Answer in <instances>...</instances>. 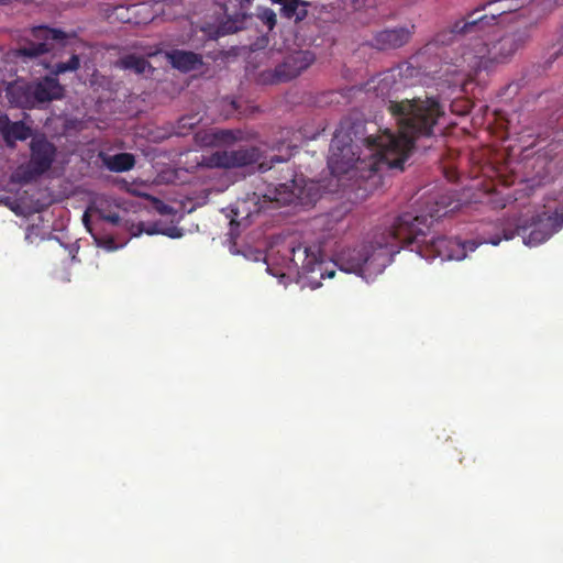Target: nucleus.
I'll return each mask as SVG.
<instances>
[{
	"instance_id": "nucleus-5",
	"label": "nucleus",
	"mask_w": 563,
	"mask_h": 563,
	"mask_svg": "<svg viewBox=\"0 0 563 563\" xmlns=\"http://www.w3.org/2000/svg\"><path fill=\"white\" fill-rule=\"evenodd\" d=\"M439 211L437 210V213H430L429 216L410 212L419 221L422 220L424 225L422 232L413 234L415 238L411 241H400L401 249L409 245L415 246L417 253L429 261L438 257L441 261H461L466 256L465 245L461 241L446 236H432L427 240V232L430 230L434 218L442 216L439 214Z\"/></svg>"
},
{
	"instance_id": "nucleus-18",
	"label": "nucleus",
	"mask_w": 563,
	"mask_h": 563,
	"mask_svg": "<svg viewBox=\"0 0 563 563\" xmlns=\"http://www.w3.org/2000/svg\"><path fill=\"white\" fill-rule=\"evenodd\" d=\"M0 132L10 147H13L16 141L27 140L32 134L31 128L23 121L11 122L8 117L0 118Z\"/></svg>"
},
{
	"instance_id": "nucleus-13",
	"label": "nucleus",
	"mask_w": 563,
	"mask_h": 563,
	"mask_svg": "<svg viewBox=\"0 0 563 563\" xmlns=\"http://www.w3.org/2000/svg\"><path fill=\"white\" fill-rule=\"evenodd\" d=\"M253 0H228L223 4L224 20L218 25L217 36L233 34L246 27Z\"/></svg>"
},
{
	"instance_id": "nucleus-33",
	"label": "nucleus",
	"mask_w": 563,
	"mask_h": 563,
	"mask_svg": "<svg viewBox=\"0 0 563 563\" xmlns=\"http://www.w3.org/2000/svg\"><path fill=\"white\" fill-rule=\"evenodd\" d=\"M84 221L87 224V214L86 213L84 214Z\"/></svg>"
},
{
	"instance_id": "nucleus-1",
	"label": "nucleus",
	"mask_w": 563,
	"mask_h": 563,
	"mask_svg": "<svg viewBox=\"0 0 563 563\" xmlns=\"http://www.w3.org/2000/svg\"><path fill=\"white\" fill-rule=\"evenodd\" d=\"M387 110L396 120L398 133L388 129L378 135L357 139L360 125L341 123L335 130L330 145L328 167L332 175L346 174L352 168L368 169L376 173L383 166L404 169L415 141L429 137L443 107L435 98L426 97L387 101Z\"/></svg>"
},
{
	"instance_id": "nucleus-26",
	"label": "nucleus",
	"mask_w": 563,
	"mask_h": 563,
	"mask_svg": "<svg viewBox=\"0 0 563 563\" xmlns=\"http://www.w3.org/2000/svg\"><path fill=\"white\" fill-rule=\"evenodd\" d=\"M533 8L544 11V14L551 12L554 8L563 5V0H537Z\"/></svg>"
},
{
	"instance_id": "nucleus-20",
	"label": "nucleus",
	"mask_w": 563,
	"mask_h": 563,
	"mask_svg": "<svg viewBox=\"0 0 563 563\" xmlns=\"http://www.w3.org/2000/svg\"><path fill=\"white\" fill-rule=\"evenodd\" d=\"M117 68L133 71L136 75H142L147 68H151L148 60L136 54H126L121 56L114 64Z\"/></svg>"
},
{
	"instance_id": "nucleus-31",
	"label": "nucleus",
	"mask_w": 563,
	"mask_h": 563,
	"mask_svg": "<svg viewBox=\"0 0 563 563\" xmlns=\"http://www.w3.org/2000/svg\"><path fill=\"white\" fill-rule=\"evenodd\" d=\"M272 1L282 5V3H284L286 0H272Z\"/></svg>"
},
{
	"instance_id": "nucleus-32",
	"label": "nucleus",
	"mask_w": 563,
	"mask_h": 563,
	"mask_svg": "<svg viewBox=\"0 0 563 563\" xmlns=\"http://www.w3.org/2000/svg\"><path fill=\"white\" fill-rule=\"evenodd\" d=\"M9 2H10V0H0L1 4H8Z\"/></svg>"
},
{
	"instance_id": "nucleus-25",
	"label": "nucleus",
	"mask_w": 563,
	"mask_h": 563,
	"mask_svg": "<svg viewBox=\"0 0 563 563\" xmlns=\"http://www.w3.org/2000/svg\"><path fill=\"white\" fill-rule=\"evenodd\" d=\"M201 121V117L196 113V114H187V115H183L181 118H179L178 120V129L179 130H184V129H188V130H191L194 129L199 122Z\"/></svg>"
},
{
	"instance_id": "nucleus-4",
	"label": "nucleus",
	"mask_w": 563,
	"mask_h": 563,
	"mask_svg": "<svg viewBox=\"0 0 563 563\" xmlns=\"http://www.w3.org/2000/svg\"><path fill=\"white\" fill-rule=\"evenodd\" d=\"M529 40L530 34L527 27L507 31L490 44L484 43L477 35L475 43L463 53L462 57L470 62L474 58L476 59L474 65L484 68L506 64L525 47Z\"/></svg>"
},
{
	"instance_id": "nucleus-17",
	"label": "nucleus",
	"mask_w": 563,
	"mask_h": 563,
	"mask_svg": "<svg viewBox=\"0 0 563 563\" xmlns=\"http://www.w3.org/2000/svg\"><path fill=\"white\" fill-rule=\"evenodd\" d=\"M165 56L173 68L181 73L199 69L203 65L202 56L191 51L176 48L166 52Z\"/></svg>"
},
{
	"instance_id": "nucleus-21",
	"label": "nucleus",
	"mask_w": 563,
	"mask_h": 563,
	"mask_svg": "<svg viewBox=\"0 0 563 563\" xmlns=\"http://www.w3.org/2000/svg\"><path fill=\"white\" fill-rule=\"evenodd\" d=\"M103 162L109 170L115 173L128 172L135 165V158L130 153H119L112 156H107Z\"/></svg>"
},
{
	"instance_id": "nucleus-3",
	"label": "nucleus",
	"mask_w": 563,
	"mask_h": 563,
	"mask_svg": "<svg viewBox=\"0 0 563 563\" xmlns=\"http://www.w3.org/2000/svg\"><path fill=\"white\" fill-rule=\"evenodd\" d=\"M262 174L268 173L265 178L267 189L263 195L257 192L247 194L244 198L238 199L232 208L231 231L235 228H247L255 216L265 210L269 203L287 206L302 199V186L297 179V174L288 163V158L278 155L258 164Z\"/></svg>"
},
{
	"instance_id": "nucleus-11",
	"label": "nucleus",
	"mask_w": 563,
	"mask_h": 563,
	"mask_svg": "<svg viewBox=\"0 0 563 563\" xmlns=\"http://www.w3.org/2000/svg\"><path fill=\"white\" fill-rule=\"evenodd\" d=\"M477 13L478 10H473L466 16L455 21L449 27L437 32L432 40L427 43L426 49L430 51L433 46L451 45L459 41L460 37H470L475 41L476 36L481 35L478 30L481 19L475 20V14Z\"/></svg>"
},
{
	"instance_id": "nucleus-19",
	"label": "nucleus",
	"mask_w": 563,
	"mask_h": 563,
	"mask_svg": "<svg viewBox=\"0 0 563 563\" xmlns=\"http://www.w3.org/2000/svg\"><path fill=\"white\" fill-rule=\"evenodd\" d=\"M309 5L310 3L303 0H286L282 3L280 15L299 23L306 19Z\"/></svg>"
},
{
	"instance_id": "nucleus-15",
	"label": "nucleus",
	"mask_w": 563,
	"mask_h": 563,
	"mask_svg": "<svg viewBox=\"0 0 563 563\" xmlns=\"http://www.w3.org/2000/svg\"><path fill=\"white\" fill-rule=\"evenodd\" d=\"M416 26H399L395 29H385L377 33L372 38L371 45L379 51L396 49L406 45L415 33Z\"/></svg>"
},
{
	"instance_id": "nucleus-23",
	"label": "nucleus",
	"mask_w": 563,
	"mask_h": 563,
	"mask_svg": "<svg viewBox=\"0 0 563 563\" xmlns=\"http://www.w3.org/2000/svg\"><path fill=\"white\" fill-rule=\"evenodd\" d=\"M80 67L79 56L74 54L67 62L57 63L54 66L53 74L60 75L67 71H75Z\"/></svg>"
},
{
	"instance_id": "nucleus-7",
	"label": "nucleus",
	"mask_w": 563,
	"mask_h": 563,
	"mask_svg": "<svg viewBox=\"0 0 563 563\" xmlns=\"http://www.w3.org/2000/svg\"><path fill=\"white\" fill-rule=\"evenodd\" d=\"M561 227L562 222L556 214L543 212L533 217L529 224L518 225L515 231L504 229L503 236L492 238L486 242L498 245L503 239L511 240L518 234L522 236L525 244L536 246L550 239Z\"/></svg>"
},
{
	"instance_id": "nucleus-9",
	"label": "nucleus",
	"mask_w": 563,
	"mask_h": 563,
	"mask_svg": "<svg viewBox=\"0 0 563 563\" xmlns=\"http://www.w3.org/2000/svg\"><path fill=\"white\" fill-rule=\"evenodd\" d=\"M316 60L311 51H296L287 55L273 70H264L258 76V81L264 85L287 82L298 77Z\"/></svg>"
},
{
	"instance_id": "nucleus-22",
	"label": "nucleus",
	"mask_w": 563,
	"mask_h": 563,
	"mask_svg": "<svg viewBox=\"0 0 563 563\" xmlns=\"http://www.w3.org/2000/svg\"><path fill=\"white\" fill-rule=\"evenodd\" d=\"M399 85L400 84L396 81L395 73L393 70H388L378 78L374 88L376 95L385 99L389 98L394 91H397L399 89Z\"/></svg>"
},
{
	"instance_id": "nucleus-27",
	"label": "nucleus",
	"mask_w": 563,
	"mask_h": 563,
	"mask_svg": "<svg viewBox=\"0 0 563 563\" xmlns=\"http://www.w3.org/2000/svg\"><path fill=\"white\" fill-rule=\"evenodd\" d=\"M217 137L224 143H233L238 140L235 133L230 130L221 131L217 134Z\"/></svg>"
},
{
	"instance_id": "nucleus-29",
	"label": "nucleus",
	"mask_w": 563,
	"mask_h": 563,
	"mask_svg": "<svg viewBox=\"0 0 563 563\" xmlns=\"http://www.w3.org/2000/svg\"><path fill=\"white\" fill-rule=\"evenodd\" d=\"M164 234H165V235H167V236H169V238H173V239H178V238H181V236H183L181 229L176 228V227H173V228L167 229V230L164 232Z\"/></svg>"
},
{
	"instance_id": "nucleus-16",
	"label": "nucleus",
	"mask_w": 563,
	"mask_h": 563,
	"mask_svg": "<svg viewBox=\"0 0 563 563\" xmlns=\"http://www.w3.org/2000/svg\"><path fill=\"white\" fill-rule=\"evenodd\" d=\"M495 8L489 12V14H483L477 15L475 14V20L481 19V24L478 25V30L482 33L486 32L488 27L497 23L498 18L507 14L516 12L520 5L517 0H494L488 1L481 7L476 8L475 10L482 11L485 10L486 7H493Z\"/></svg>"
},
{
	"instance_id": "nucleus-30",
	"label": "nucleus",
	"mask_w": 563,
	"mask_h": 563,
	"mask_svg": "<svg viewBox=\"0 0 563 563\" xmlns=\"http://www.w3.org/2000/svg\"><path fill=\"white\" fill-rule=\"evenodd\" d=\"M345 5H350L353 9H358L362 5V0H342Z\"/></svg>"
},
{
	"instance_id": "nucleus-34",
	"label": "nucleus",
	"mask_w": 563,
	"mask_h": 563,
	"mask_svg": "<svg viewBox=\"0 0 563 563\" xmlns=\"http://www.w3.org/2000/svg\"><path fill=\"white\" fill-rule=\"evenodd\" d=\"M232 107H233L234 109H236V103H235V101H232Z\"/></svg>"
},
{
	"instance_id": "nucleus-14",
	"label": "nucleus",
	"mask_w": 563,
	"mask_h": 563,
	"mask_svg": "<svg viewBox=\"0 0 563 563\" xmlns=\"http://www.w3.org/2000/svg\"><path fill=\"white\" fill-rule=\"evenodd\" d=\"M34 36L36 38H42L43 42L40 43H29L18 49V54L24 57H38L43 54L49 53L52 51V46L48 41H55L62 43L66 40L67 35L62 30L52 29L47 26H38L33 31Z\"/></svg>"
},
{
	"instance_id": "nucleus-12",
	"label": "nucleus",
	"mask_w": 563,
	"mask_h": 563,
	"mask_svg": "<svg viewBox=\"0 0 563 563\" xmlns=\"http://www.w3.org/2000/svg\"><path fill=\"white\" fill-rule=\"evenodd\" d=\"M262 156L256 146H241L234 150L217 151L208 158V165L216 168H241L255 164Z\"/></svg>"
},
{
	"instance_id": "nucleus-6",
	"label": "nucleus",
	"mask_w": 563,
	"mask_h": 563,
	"mask_svg": "<svg viewBox=\"0 0 563 563\" xmlns=\"http://www.w3.org/2000/svg\"><path fill=\"white\" fill-rule=\"evenodd\" d=\"M64 91V87L56 78L45 76L36 82L11 85L7 90V95L10 102L14 103L16 107L31 109L37 103L62 99Z\"/></svg>"
},
{
	"instance_id": "nucleus-28",
	"label": "nucleus",
	"mask_w": 563,
	"mask_h": 563,
	"mask_svg": "<svg viewBox=\"0 0 563 563\" xmlns=\"http://www.w3.org/2000/svg\"><path fill=\"white\" fill-rule=\"evenodd\" d=\"M101 218L114 225H119L121 222V217L117 212H110V213H102Z\"/></svg>"
},
{
	"instance_id": "nucleus-8",
	"label": "nucleus",
	"mask_w": 563,
	"mask_h": 563,
	"mask_svg": "<svg viewBox=\"0 0 563 563\" xmlns=\"http://www.w3.org/2000/svg\"><path fill=\"white\" fill-rule=\"evenodd\" d=\"M286 267L289 272H296L299 277H308L310 274H318L320 278L327 275L329 278L334 276V272H328L321 260L320 247L317 245L308 246L298 244L286 249Z\"/></svg>"
},
{
	"instance_id": "nucleus-2",
	"label": "nucleus",
	"mask_w": 563,
	"mask_h": 563,
	"mask_svg": "<svg viewBox=\"0 0 563 563\" xmlns=\"http://www.w3.org/2000/svg\"><path fill=\"white\" fill-rule=\"evenodd\" d=\"M410 212L396 217L389 224L375 229L371 241L357 247L342 250L335 260L339 268L354 273L365 279H373L391 263L401 249L400 241H411L423 230V221Z\"/></svg>"
},
{
	"instance_id": "nucleus-10",
	"label": "nucleus",
	"mask_w": 563,
	"mask_h": 563,
	"mask_svg": "<svg viewBox=\"0 0 563 563\" xmlns=\"http://www.w3.org/2000/svg\"><path fill=\"white\" fill-rule=\"evenodd\" d=\"M57 154L56 146L44 135L34 137L30 143V159L21 167L22 179L32 181L51 169Z\"/></svg>"
},
{
	"instance_id": "nucleus-24",
	"label": "nucleus",
	"mask_w": 563,
	"mask_h": 563,
	"mask_svg": "<svg viewBox=\"0 0 563 563\" xmlns=\"http://www.w3.org/2000/svg\"><path fill=\"white\" fill-rule=\"evenodd\" d=\"M256 16L265 24L268 31H272L277 23L276 13L269 8H258Z\"/></svg>"
}]
</instances>
